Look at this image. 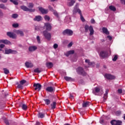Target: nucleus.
Returning <instances> with one entry per match:
<instances>
[{"mask_svg": "<svg viewBox=\"0 0 125 125\" xmlns=\"http://www.w3.org/2000/svg\"><path fill=\"white\" fill-rule=\"evenodd\" d=\"M118 93L121 94V93H122V92H123V90H122V89H119L118 90Z\"/></svg>", "mask_w": 125, "mask_h": 125, "instance_id": "nucleus-54", "label": "nucleus"}, {"mask_svg": "<svg viewBox=\"0 0 125 125\" xmlns=\"http://www.w3.org/2000/svg\"><path fill=\"white\" fill-rule=\"evenodd\" d=\"M41 125V123H40V122H36V125Z\"/></svg>", "mask_w": 125, "mask_h": 125, "instance_id": "nucleus-62", "label": "nucleus"}, {"mask_svg": "<svg viewBox=\"0 0 125 125\" xmlns=\"http://www.w3.org/2000/svg\"><path fill=\"white\" fill-rule=\"evenodd\" d=\"M65 20V21H68L69 22H70V21H71V17L70 16L66 17Z\"/></svg>", "mask_w": 125, "mask_h": 125, "instance_id": "nucleus-39", "label": "nucleus"}, {"mask_svg": "<svg viewBox=\"0 0 125 125\" xmlns=\"http://www.w3.org/2000/svg\"><path fill=\"white\" fill-rule=\"evenodd\" d=\"M42 20V18L41 16H37L35 17V18L34 19V21H41Z\"/></svg>", "mask_w": 125, "mask_h": 125, "instance_id": "nucleus-25", "label": "nucleus"}, {"mask_svg": "<svg viewBox=\"0 0 125 125\" xmlns=\"http://www.w3.org/2000/svg\"><path fill=\"white\" fill-rule=\"evenodd\" d=\"M104 78L107 79V80H114L116 78L114 76H113L111 74H105Z\"/></svg>", "mask_w": 125, "mask_h": 125, "instance_id": "nucleus-12", "label": "nucleus"}, {"mask_svg": "<svg viewBox=\"0 0 125 125\" xmlns=\"http://www.w3.org/2000/svg\"><path fill=\"white\" fill-rule=\"evenodd\" d=\"M79 6V3H76V5L74 7V10H73V13H75V12H78V13L80 14L81 16V20L83 22H84L85 20H84V18H83V15H82V11L80 9L78 8V7Z\"/></svg>", "mask_w": 125, "mask_h": 125, "instance_id": "nucleus-1", "label": "nucleus"}, {"mask_svg": "<svg viewBox=\"0 0 125 125\" xmlns=\"http://www.w3.org/2000/svg\"><path fill=\"white\" fill-rule=\"evenodd\" d=\"M0 95L1 97H6V96H7V95H8V93H7V92H4V90H3L1 92V93L0 94Z\"/></svg>", "mask_w": 125, "mask_h": 125, "instance_id": "nucleus-19", "label": "nucleus"}, {"mask_svg": "<svg viewBox=\"0 0 125 125\" xmlns=\"http://www.w3.org/2000/svg\"><path fill=\"white\" fill-rule=\"evenodd\" d=\"M44 117V114L42 113H40L39 114V118H41V119H42V118Z\"/></svg>", "mask_w": 125, "mask_h": 125, "instance_id": "nucleus-37", "label": "nucleus"}, {"mask_svg": "<svg viewBox=\"0 0 125 125\" xmlns=\"http://www.w3.org/2000/svg\"><path fill=\"white\" fill-rule=\"evenodd\" d=\"M26 82L27 81H26V80H22L20 82V83H21V85H24V84H25V83H26Z\"/></svg>", "mask_w": 125, "mask_h": 125, "instance_id": "nucleus-35", "label": "nucleus"}, {"mask_svg": "<svg viewBox=\"0 0 125 125\" xmlns=\"http://www.w3.org/2000/svg\"><path fill=\"white\" fill-rule=\"evenodd\" d=\"M103 32L104 34H106V35H109V31H108V29L107 28L104 27L103 28Z\"/></svg>", "mask_w": 125, "mask_h": 125, "instance_id": "nucleus-30", "label": "nucleus"}, {"mask_svg": "<svg viewBox=\"0 0 125 125\" xmlns=\"http://www.w3.org/2000/svg\"><path fill=\"white\" fill-rule=\"evenodd\" d=\"M10 1L14 3V4H15V5H18V2H17V1L14 0H10Z\"/></svg>", "mask_w": 125, "mask_h": 125, "instance_id": "nucleus-38", "label": "nucleus"}, {"mask_svg": "<svg viewBox=\"0 0 125 125\" xmlns=\"http://www.w3.org/2000/svg\"><path fill=\"white\" fill-rule=\"evenodd\" d=\"M109 7L110 10H112V11H116V7H115V6H110Z\"/></svg>", "mask_w": 125, "mask_h": 125, "instance_id": "nucleus-36", "label": "nucleus"}, {"mask_svg": "<svg viewBox=\"0 0 125 125\" xmlns=\"http://www.w3.org/2000/svg\"><path fill=\"white\" fill-rule=\"evenodd\" d=\"M1 2H3V3H5L6 2H7V0H0Z\"/></svg>", "mask_w": 125, "mask_h": 125, "instance_id": "nucleus-56", "label": "nucleus"}, {"mask_svg": "<svg viewBox=\"0 0 125 125\" xmlns=\"http://www.w3.org/2000/svg\"><path fill=\"white\" fill-rule=\"evenodd\" d=\"M15 33L17 35H20L21 37H23L24 36V33L21 30H16L15 31Z\"/></svg>", "mask_w": 125, "mask_h": 125, "instance_id": "nucleus-20", "label": "nucleus"}, {"mask_svg": "<svg viewBox=\"0 0 125 125\" xmlns=\"http://www.w3.org/2000/svg\"><path fill=\"white\" fill-rule=\"evenodd\" d=\"M109 92V90H106L105 91V93L104 94V102H105V101H106V99H107V97H108V93Z\"/></svg>", "mask_w": 125, "mask_h": 125, "instance_id": "nucleus-24", "label": "nucleus"}, {"mask_svg": "<svg viewBox=\"0 0 125 125\" xmlns=\"http://www.w3.org/2000/svg\"><path fill=\"white\" fill-rule=\"evenodd\" d=\"M39 10L42 14H46L47 13V10L43 9L42 7H39Z\"/></svg>", "mask_w": 125, "mask_h": 125, "instance_id": "nucleus-18", "label": "nucleus"}, {"mask_svg": "<svg viewBox=\"0 0 125 125\" xmlns=\"http://www.w3.org/2000/svg\"><path fill=\"white\" fill-rule=\"evenodd\" d=\"M44 19L46 21H49V20H50V18H49V16H45L44 17Z\"/></svg>", "mask_w": 125, "mask_h": 125, "instance_id": "nucleus-43", "label": "nucleus"}, {"mask_svg": "<svg viewBox=\"0 0 125 125\" xmlns=\"http://www.w3.org/2000/svg\"><path fill=\"white\" fill-rule=\"evenodd\" d=\"M117 115H121V111H117L116 112Z\"/></svg>", "mask_w": 125, "mask_h": 125, "instance_id": "nucleus-60", "label": "nucleus"}, {"mask_svg": "<svg viewBox=\"0 0 125 125\" xmlns=\"http://www.w3.org/2000/svg\"><path fill=\"white\" fill-rule=\"evenodd\" d=\"M91 104L89 102H83V107H87L89 106Z\"/></svg>", "mask_w": 125, "mask_h": 125, "instance_id": "nucleus-27", "label": "nucleus"}, {"mask_svg": "<svg viewBox=\"0 0 125 125\" xmlns=\"http://www.w3.org/2000/svg\"><path fill=\"white\" fill-rule=\"evenodd\" d=\"M100 123H101V124H102V123H103V120H100Z\"/></svg>", "mask_w": 125, "mask_h": 125, "instance_id": "nucleus-64", "label": "nucleus"}, {"mask_svg": "<svg viewBox=\"0 0 125 125\" xmlns=\"http://www.w3.org/2000/svg\"><path fill=\"white\" fill-rule=\"evenodd\" d=\"M110 123L112 125H122V122L119 120H112Z\"/></svg>", "mask_w": 125, "mask_h": 125, "instance_id": "nucleus-10", "label": "nucleus"}, {"mask_svg": "<svg viewBox=\"0 0 125 125\" xmlns=\"http://www.w3.org/2000/svg\"><path fill=\"white\" fill-rule=\"evenodd\" d=\"M25 67L27 68H31L32 67V62H26L25 63Z\"/></svg>", "mask_w": 125, "mask_h": 125, "instance_id": "nucleus-26", "label": "nucleus"}, {"mask_svg": "<svg viewBox=\"0 0 125 125\" xmlns=\"http://www.w3.org/2000/svg\"><path fill=\"white\" fill-rule=\"evenodd\" d=\"M84 29H85L84 32L85 33H87V32H88V30L89 31L90 36H92V35L94 34V30L93 29V27H92V26L90 25V26H89L87 25H85L84 26Z\"/></svg>", "mask_w": 125, "mask_h": 125, "instance_id": "nucleus-2", "label": "nucleus"}, {"mask_svg": "<svg viewBox=\"0 0 125 125\" xmlns=\"http://www.w3.org/2000/svg\"><path fill=\"white\" fill-rule=\"evenodd\" d=\"M50 10L51 11H53V14L56 16V17H57L58 18L59 17V15L58 14V13H57V11L54 10L52 8H50Z\"/></svg>", "mask_w": 125, "mask_h": 125, "instance_id": "nucleus-21", "label": "nucleus"}, {"mask_svg": "<svg viewBox=\"0 0 125 125\" xmlns=\"http://www.w3.org/2000/svg\"><path fill=\"white\" fill-rule=\"evenodd\" d=\"M3 70L4 71V74H5V75H8V74H9V70L8 69H7V68H4L3 69Z\"/></svg>", "mask_w": 125, "mask_h": 125, "instance_id": "nucleus-32", "label": "nucleus"}, {"mask_svg": "<svg viewBox=\"0 0 125 125\" xmlns=\"http://www.w3.org/2000/svg\"><path fill=\"white\" fill-rule=\"evenodd\" d=\"M20 106H21V109H22V110H24V111H26V110H27L28 106H27V105H26L25 104H21L20 105Z\"/></svg>", "mask_w": 125, "mask_h": 125, "instance_id": "nucleus-23", "label": "nucleus"}, {"mask_svg": "<svg viewBox=\"0 0 125 125\" xmlns=\"http://www.w3.org/2000/svg\"><path fill=\"white\" fill-rule=\"evenodd\" d=\"M117 59H118V55H116L114 56L113 58L112 59V60L113 61H117Z\"/></svg>", "mask_w": 125, "mask_h": 125, "instance_id": "nucleus-42", "label": "nucleus"}, {"mask_svg": "<svg viewBox=\"0 0 125 125\" xmlns=\"http://www.w3.org/2000/svg\"><path fill=\"white\" fill-rule=\"evenodd\" d=\"M12 26L14 28H17L19 27V24L18 23H14Z\"/></svg>", "mask_w": 125, "mask_h": 125, "instance_id": "nucleus-44", "label": "nucleus"}, {"mask_svg": "<svg viewBox=\"0 0 125 125\" xmlns=\"http://www.w3.org/2000/svg\"><path fill=\"white\" fill-rule=\"evenodd\" d=\"M121 1L122 3H123V4H125V0H121Z\"/></svg>", "mask_w": 125, "mask_h": 125, "instance_id": "nucleus-59", "label": "nucleus"}, {"mask_svg": "<svg viewBox=\"0 0 125 125\" xmlns=\"http://www.w3.org/2000/svg\"><path fill=\"white\" fill-rule=\"evenodd\" d=\"M0 43H4L5 44H11V42L7 40H0Z\"/></svg>", "mask_w": 125, "mask_h": 125, "instance_id": "nucleus-15", "label": "nucleus"}, {"mask_svg": "<svg viewBox=\"0 0 125 125\" xmlns=\"http://www.w3.org/2000/svg\"><path fill=\"white\" fill-rule=\"evenodd\" d=\"M3 12H2V10L0 9V17H2L3 16Z\"/></svg>", "mask_w": 125, "mask_h": 125, "instance_id": "nucleus-49", "label": "nucleus"}, {"mask_svg": "<svg viewBox=\"0 0 125 125\" xmlns=\"http://www.w3.org/2000/svg\"><path fill=\"white\" fill-rule=\"evenodd\" d=\"M63 35H67V36H72L73 31L69 29H66L62 32Z\"/></svg>", "mask_w": 125, "mask_h": 125, "instance_id": "nucleus-9", "label": "nucleus"}, {"mask_svg": "<svg viewBox=\"0 0 125 125\" xmlns=\"http://www.w3.org/2000/svg\"><path fill=\"white\" fill-rule=\"evenodd\" d=\"M18 17V14H13L12 15V18H14V19H15V18H17Z\"/></svg>", "mask_w": 125, "mask_h": 125, "instance_id": "nucleus-40", "label": "nucleus"}, {"mask_svg": "<svg viewBox=\"0 0 125 125\" xmlns=\"http://www.w3.org/2000/svg\"><path fill=\"white\" fill-rule=\"evenodd\" d=\"M31 7H32V3H29V8H28V7L24 5L21 6V9L23 10V11H29L30 12L32 11V9H31Z\"/></svg>", "mask_w": 125, "mask_h": 125, "instance_id": "nucleus-5", "label": "nucleus"}, {"mask_svg": "<svg viewBox=\"0 0 125 125\" xmlns=\"http://www.w3.org/2000/svg\"><path fill=\"white\" fill-rule=\"evenodd\" d=\"M37 42L39 43H41V39L40 38V36H37Z\"/></svg>", "mask_w": 125, "mask_h": 125, "instance_id": "nucleus-47", "label": "nucleus"}, {"mask_svg": "<svg viewBox=\"0 0 125 125\" xmlns=\"http://www.w3.org/2000/svg\"><path fill=\"white\" fill-rule=\"evenodd\" d=\"M53 47H54V48H55V49H56V48H57V47H58V44H54Z\"/></svg>", "mask_w": 125, "mask_h": 125, "instance_id": "nucleus-53", "label": "nucleus"}, {"mask_svg": "<svg viewBox=\"0 0 125 125\" xmlns=\"http://www.w3.org/2000/svg\"><path fill=\"white\" fill-rule=\"evenodd\" d=\"M46 91L48 92H53L55 90L54 87L49 86L46 88Z\"/></svg>", "mask_w": 125, "mask_h": 125, "instance_id": "nucleus-16", "label": "nucleus"}, {"mask_svg": "<svg viewBox=\"0 0 125 125\" xmlns=\"http://www.w3.org/2000/svg\"><path fill=\"white\" fill-rule=\"evenodd\" d=\"M29 51H32V46L29 47Z\"/></svg>", "mask_w": 125, "mask_h": 125, "instance_id": "nucleus-61", "label": "nucleus"}, {"mask_svg": "<svg viewBox=\"0 0 125 125\" xmlns=\"http://www.w3.org/2000/svg\"><path fill=\"white\" fill-rule=\"evenodd\" d=\"M64 80H65V81H66L67 82H71L73 81V79L71 78L68 77H65Z\"/></svg>", "mask_w": 125, "mask_h": 125, "instance_id": "nucleus-33", "label": "nucleus"}, {"mask_svg": "<svg viewBox=\"0 0 125 125\" xmlns=\"http://www.w3.org/2000/svg\"><path fill=\"white\" fill-rule=\"evenodd\" d=\"M107 39H108V40H109V41H112V37L110 36H108L107 37Z\"/></svg>", "mask_w": 125, "mask_h": 125, "instance_id": "nucleus-58", "label": "nucleus"}, {"mask_svg": "<svg viewBox=\"0 0 125 125\" xmlns=\"http://www.w3.org/2000/svg\"><path fill=\"white\" fill-rule=\"evenodd\" d=\"M44 26L46 31H51V24L50 23L48 22L45 23H44Z\"/></svg>", "mask_w": 125, "mask_h": 125, "instance_id": "nucleus-14", "label": "nucleus"}, {"mask_svg": "<svg viewBox=\"0 0 125 125\" xmlns=\"http://www.w3.org/2000/svg\"><path fill=\"white\" fill-rule=\"evenodd\" d=\"M0 8H1V9H3L4 10H6V9H8L7 7L3 3L0 4Z\"/></svg>", "mask_w": 125, "mask_h": 125, "instance_id": "nucleus-28", "label": "nucleus"}, {"mask_svg": "<svg viewBox=\"0 0 125 125\" xmlns=\"http://www.w3.org/2000/svg\"><path fill=\"white\" fill-rule=\"evenodd\" d=\"M23 85L22 84H21V83L20 84H19L17 86V88H21V89H23Z\"/></svg>", "mask_w": 125, "mask_h": 125, "instance_id": "nucleus-45", "label": "nucleus"}, {"mask_svg": "<svg viewBox=\"0 0 125 125\" xmlns=\"http://www.w3.org/2000/svg\"><path fill=\"white\" fill-rule=\"evenodd\" d=\"M46 65L47 68H52L53 66V64L52 62H47Z\"/></svg>", "mask_w": 125, "mask_h": 125, "instance_id": "nucleus-31", "label": "nucleus"}, {"mask_svg": "<svg viewBox=\"0 0 125 125\" xmlns=\"http://www.w3.org/2000/svg\"><path fill=\"white\" fill-rule=\"evenodd\" d=\"M17 51L11 49H5V54H17Z\"/></svg>", "mask_w": 125, "mask_h": 125, "instance_id": "nucleus-4", "label": "nucleus"}, {"mask_svg": "<svg viewBox=\"0 0 125 125\" xmlns=\"http://www.w3.org/2000/svg\"><path fill=\"white\" fill-rule=\"evenodd\" d=\"M6 107V106H5V105H4V104L1 105L0 106V109H4Z\"/></svg>", "mask_w": 125, "mask_h": 125, "instance_id": "nucleus-50", "label": "nucleus"}, {"mask_svg": "<svg viewBox=\"0 0 125 125\" xmlns=\"http://www.w3.org/2000/svg\"><path fill=\"white\" fill-rule=\"evenodd\" d=\"M70 98L71 99H73V98H74V97H73V96H70Z\"/></svg>", "mask_w": 125, "mask_h": 125, "instance_id": "nucleus-63", "label": "nucleus"}, {"mask_svg": "<svg viewBox=\"0 0 125 125\" xmlns=\"http://www.w3.org/2000/svg\"><path fill=\"white\" fill-rule=\"evenodd\" d=\"M52 109H55L56 108V103L53 102L52 104H51Z\"/></svg>", "mask_w": 125, "mask_h": 125, "instance_id": "nucleus-34", "label": "nucleus"}, {"mask_svg": "<svg viewBox=\"0 0 125 125\" xmlns=\"http://www.w3.org/2000/svg\"><path fill=\"white\" fill-rule=\"evenodd\" d=\"M33 86L35 87V90L40 91L42 88V85L40 83H34Z\"/></svg>", "mask_w": 125, "mask_h": 125, "instance_id": "nucleus-11", "label": "nucleus"}, {"mask_svg": "<svg viewBox=\"0 0 125 125\" xmlns=\"http://www.w3.org/2000/svg\"><path fill=\"white\" fill-rule=\"evenodd\" d=\"M35 73H41V71H40V69L39 68H36L34 70Z\"/></svg>", "mask_w": 125, "mask_h": 125, "instance_id": "nucleus-48", "label": "nucleus"}, {"mask_svg": "<svg viewBox=\"0 0 125 125\" xmlns=\"http://www.w3.org/2000/svg\"><path fill=\"white\" fill-rule=\"evenodd\" d=\"M77 71L79 75H82V76H86V73L84 72L82 67H78L77 69Z\"/></svg>", "mask_w": 125, "mask_h": 125, "instance_id": "nucleus-6", "label": "nucleus"}, {"mask_svg": "<svg viewBox=\"0 0 125 125\" xmlns=\"http://www.w3.org/2000/svg\"><path fill=\"white\" fill-rule=\"evenodd\" d=\"M85 62L86 63H88V65L89 66H92V67H93L95 64L93 62H89V60H85Z\"/></svg>", "mask_w": 125, "mask_h": 125, "instance_id": "nucleus-22", "label": "nucleus"}, {"mask_svg": "<svg viewBox=\"0 0 125 125\" xmlns=\"http://www.w3.org/2000/svg\"><path fill=\"white\" fill-rule=\"evenodd\" d=\"M43 35L47 40H50L51 38V35L46 30L43 32Z\"/></svg>", "mask_w": 125, "mask_h": 125, "instance_id": "nucleus-8", "label": "nucleus"}, {"mask_svg": "<svg viewBox=\"0 0 125 125\" xmlns=\"http://www.w3.org/2000/svg\"><path fill=\"white\" fill-rule=\"evenodd\" d=\"M100 55L102 57V58H106V57H108V53H107V52L102 51L101 52Z\"/></svg>", "mask_w": 125, "mask_h": 125, "instance_id": "nucleus-13", "label": "nucleus"}, {"mask_svg": "<svg viewBox=\"0 0 125 125\" xmlns=\"http://www.w3.org/2000/svg\"><path fill=\"white\" fill-rule=\"evenodd\" d=\"M38 48L36 46H32V51H35Z\"/></svg>", "mask_w": 125, "mask_h": 125, "instance_id": "nucleus-46", "label": "nucleus"}, {"mask_svg": "<svg viewBox=\"0 0 125 125\" xmlns=\"http://www.w3.org/2000/svg\"><path fill=\"white\" fill-rule=\"evenodd\" d=\"M93 93L95 95H99L100 93H103V90L100 87H96L93 89Z\"/></svg>", "mask_w": 125, "mask_h": 125, "instance_id": "nucleus-3", "label": "nucleus"}, {"mask_svg": "<svg viewBox=\"0 0 125 125\" xmlns=\"http://www.w3.org/2000/svg\"><path fill=\"white\" fill-rule=\"evenodd\" d=\"M91 23L92 24H95V21L94 20V19H92L91 20Z\"/></svg>", "mask_w": 125, "mask_h": 125, "instance_id": "nucleus-52", "label": "nucleus"}, {"mask_svg": "<svg viewBox=\"0 0 125 125\" xmlns=\"http://www.w3.org/2000/svg\"><path fill=\"white\" fill-rule=\"evenodd\" d=\"M44 101H45V102L47 105L50 104V100H49L48 99H45V100H44Z\"/></svg>", "mask_w": 125, "mask_h": 125, "instance_id": "nucleus-41", "label": "nucleus"}, {"mask_svg": "<svg viewBox=\"0 0 125 125\" xmlns=\"http://www.w3.org/2000/svg\"><path fill=\"white\" fill-rule=\"evenodd\" d=\"M5 45L3 44H0V48H3L4 47Z\"/></svg>", "mask_w": 125, "mask_h": 125, "instance_id": "nucleus-57", "label": "nucleus"}, {"mask_svg": "<svg viewBox=\"0 0 125 125\" xmlns=\"http://www.w3.org/2000/svg\"><path fill=\"white\" fill-rule=\"evenodd\" d=\"M4 123L6 125H9V122L8 120H5Z\"/></svg>", "mask_w": 125, "mask_h": 125, "instance_id": "nucleus-51", "label": "nucleus"}, {"mask_svg": "<svg viewBox=\"0 0 125 125\" xmlns=\"http://www.w3.org/2000/svg\"><path fill=\"white\" fill-rule=\"evenodd\" d=\"M72 45H73V43L72 42H71L70 43H69L68 44V47H71V46H72Z\"/></svg>", "mask_w": 125, "mask_h": 125, "instance_id": "nucleus-55", "label": "nucleus"}, {"mask_svg": "<svg viewBox=\"0 0 125 125\" xmlns=\"http://www.w3.org/2000/svg\"><path fill=\"white\" fill-rule=\"evenodd\" d=\"M7 36H8V37H9L11 39H16V38H17V35H16V34L11 32H7Z\"/></svg>", "mask_w": 125, "mask_h": 125, "instance_id": "nucleus-7", "label": "nucleus"}, {"mask_svg": "<svg viewBox=\"0 0 125 125\" xmlns=\"http://www.w3.org/2000/svg\"><path fill=\"white\" fill-rule=\"evenodd\" d=\"M74 53H75V51L70 50V51H68L67 52H66L65 53V55H66V56H69V55H70V54H74Z\"/></svg>", "mask_w": 125, "mask_h": 125, "instance_id": "nucleus-29", "label": "nucleus"}, {"mask_svg": "<svg viewBox=\"0 0 125 125\" xmlns=\"http://www.w3.org/2000/svg\"><path fill=\"white\" fill-rule=\"evenodd\" d=\"M68 3L67 5L68 6H73L74 5V3L76 2V0H67Z\"/></svg>", "mask_w": 125, "mask_h": 125, "instance_id": "nucleus-17", "label": "nucleus"}]
</instances>
